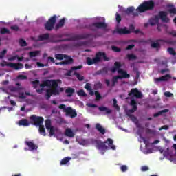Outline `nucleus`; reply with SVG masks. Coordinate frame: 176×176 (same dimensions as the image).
<instances>
[{
    "label": "nucleus",
    "mask_w": 176,
    "mask_h": 176,
    "mask_svg": "<svg viewBox=\"0 0 176 176\" xmlns=\"http://www.w3.org/2000/svg\"><path fill=\"white\" fill-rule=\"evenodd\" d=\"M118 79H120L118 76H115L113 77L112 78V87H115V86H116V83H118Z\"/></svg>",
    "instance_id": "nucleus-37"
},
{
    "label": "nucleus",
    "mask_w": 176,
    "mask_h": 176,
    "mask_svg": "<svg viewBox=\"0 0 176 176\" xmlns=\"http://www.w3.org/2000/svg\"><path fill=\"white\" fill-rule=\"evenodd\" d=\"M111 49L113 52H115L116 53H119L120 52L122 51V50L117 46H111Z\"/></svg>",
    "instance_id": "nucleus-50"
},
{
    "label": "nucleus",
    "mask_w": 176,
    "mask_h": 176,
    "mask_svg": "<svg viewBox=\"0 0 176 176\" xmlns=\"http://www.w3.org/2000/svg\"><path fill=\"white\" fill-rule=\"evenodd\" d=\"M74 75L78 79V80H80V82H82V80L85 79L83 76H80V74L76 72H74Z\"/></svg>",
    "instance_id": "nucleus-38"
},
{
    "label": "nucleus",
    "mask_w": 176,
    "mask_h": 176,
    "mask_svg": "<svg viewBox=\"0 0 176 176\" xmlns=\"http://www.w3.org/2000/svg\"><path fill=\"white\" fill-rule=\"evenodd\" d=\"M113 107L114 108H116V109H117L118 111H119V109H120V108L119 107V106L118 105V100H116V99H113Z\"/></svg>",
    "instance_id": "nucleus-48"
},
{
    "label": "nucleus",
    "mask_w": 176,
    "mask_h": 176,
    "mask_svg": "<svg viewBox=\"0 0 176 176\" xmlns=\"http://www.w3.org/2000/svg\"><path fill=\"white\" fill-rule=\"evenodd\" d=\"M19 90H21V87H10V91H12L14 93L19 91Z\"/></svg>",
    "instance_id": "nucleus-44"
},
{
    "label": "nucleus",
    "mask_w": 176,
    "mask_h": 176,
    "mask_svg": "<svg viewBox=\"0 0 176 176\" xmlns=\"http://www.w3.org/2000/svg\"><path fill=\"white\" fill-rule=\"evenodd\" d=\"M38 129V131L41 135H43L44 137H46V129H45V126L40 125Z\"/></svg>",
    "instance_id": "nucleus-31"
},
{
    "label": "nucleus",
    "mask_w": 176,
    "mask_h": 176,
    "mask_svg": "<svg viewBox=\"0 0 176 176\" xmlns=\"http://www.w3.org/2000/svg\"><path fill=\"white\" fill-rule=\"evenodd\" d=\"M17 58V55L8 58V61H14Z\"/></svg>",
    "instance_id": "nucleus-64"
},
{
    "label": "nucleus",
    "mask_w": 176,
    "mask_h": 176,
    "mask_svg": "<svg viewBox=\"0 0 176 176\" xmlns=\"http://www.w3.org/2000/svg\"><path fill=\"white\" fill-rule=\"evenodd\" d=\"M120 170H121V171H122V173H126V171H127V166H126V165H122V166L120 167Z\"/></svg>",
    "instance_id": "nucleus-56"
},
{
    "label": "nucleus",
    "mask_w": 176,
    "mask_h": 176,
    "mask_svg": "<svg viewBox=\"0 0 176 176\" xmlns=\"http://www.w3.org/2000/svg\"><path fill=\"white\" fill-rule=\"evenodd\" d=\"M95 87H96V89H101V87H102V83H101V82H98L95 84Z\"/></svg>",
    "instance_id": "nucleus-55"
},
{
    "label": "nucleus",
    "mask_w": 176,
    "mask_h": 176,
    "mask_svg": "<svg viewBox=\"0 0 176 176\" xmlns=\"http://www.w3.org/2000/svg\"><path fill=\"white\" fill-rule=\"evenodd\" d=\"M39 54V51H34V52H30L29 53V56L30 57L32 58V57H36V56H38Z\"/></svg>",
    "instance_id": "nucleus-43"
},
{
    "label": "nucleus",
    "mask_w": 176,
    "mask_h": 176,
    "mask_svg": "<svg viewBox=\"0 0 176 176\" xmlns=\"http://www.w3.org/2000/svg\"><path fill=\"white\" fill-rule=\"evenodd\" d=\"M167 12L166 11H160L159 12L160 19L163 21V23H168L170 21V19L167 17Z\"/></svg>",
    "instance_id": "nucleus-16"
},
{
    "label": "nucleus",
    "mask_w": 176,
    "mask_h": 176,
    "mask_svg": "<svg viewBox=\"0 0 176 176\" xmlns=\"http://www.w3.org/2000/svg\"><path fill=\"white\" fill-rule=\"evenodd\" d=\"M161 153H163L164 156L166 157H168V156H171V151H170V148H168L164 151H161Z\"/></svg>",
    "instance_id": "nucleus-35"
},
{
    "label": "nucleus",
    "mask_w": 176,
    "mask_h": 176,
    "mask_svg": "<svg viewBox=\"0 0 176 176\" xmlns=\"http://www.w3.org/2000/svg\"><path fill=\"white\" fill-rule=\"evenodd\" d=\"M0 32L2 35H5V34H10V30L6 28H1Z\"/></svg>",
    "instance_id": "nucleus-39"
},
{
    "label": "nucleus",
    "mask_w": 176,
    "mask_h": 176,
    "mask_svg": "<svg viewBox=\"0 0 176 176\" xmlns=\"http://www.w3.org/2000/svg\"><path fill=\"white\" fill-rule=\"evenodd\" d=\"M45 127H46L47 130L49 131V129H52V127H53L52 126V120L47 119L45 120Z\"/></svg>",
    "instance_id": "nucleus-34"
},
{
    "label": "nucleus",
    "mask_w": 176,
    "mask_h": 176,
    "mask_svg": "<svg viewBox=\"0 0 176 176\" xmlns=\"http://www.w3.org/2000/svg\"><path fill=\"white\" fill-rule=\"evenodd\" d=\"M78 96H79L80 97H87V94H86V92H85V91L83 89H80L77 92Z\"/></svg>",
    "instance_id": "nucleus-40"
},
{
    "label": "nucleus",
    "mask_w": 176,
    "mask_h": 176,
    "mask_svg": "<svg viewBox=\"0 0 176 176\" xmlns=\"http://www.w3.org/2000/svg\"><path fill=\"white\" fill-rule=\"evenodd\" d=\"M65 137H68L69 138H74L75 137V133L72 131V129L70 128H67L65 129L64 133Z\"/></svg>",
    "instance_id": "nucleus-25"
},
{
    "label": "nucleus",
    "mask_w": 176,
    "mask_h": 176,
    "mask_svg": "<svg viewBox=\"0 0 176 176\" xmlns=\"http://www.w3.org/2000/svg\"><path fill=\"white\" fill-rule=\"evenodd\" d=\"M58 80H55L56 85H51V89H48L46 90V100H50L52 96H59L60 91L58 90Z\"/></svg>",
    "instance_id": "nucleus-3"
},
{
    "label": "nucleus",
    "mask_w": 176,
    "mask_h": 176,
    "mask_svg": "<svg viewBox=\"0 0 176 176\" xmlns=\"http://www.w3.org/2000/svg\"><path fill=\"white\" fill-rule=\"evenodd\" d=\"M65 93L67 94V97H72V95L75 93V89L74 88L67 87V89L65 90Z\"/></svg>",
    "instance_id": "nucleus-29"
},
{
    "label": "nucleus",
    "mask_w": 176,
    "mask_h": 176,
    "mask_svg": "<svg viewBox=\"0 0 176 176\" xmlns=\"http://www.w3.org/2000/svg\"><path fill=\"white\" fill-rule=\"evenodd\" d=\"M85 89H86V90H91V86L90 85V83H87L85 86Z\"/></svg>",
    "instance_id": "nucleus-61"
},
{
    "label": "nucleus",
    "mask_w": 176,
    "mask_h": 176,
    "mask_svg": "<svg viewBox=\"0 0 176 176\" xmlns=\"http://www.w3.org/2000/svg\"><path fill=\"white\" fill-rule=\"evenodd\" d=\"M18 124L19 126H23L24 127H28V126H30V122L27 119H22L19 121Z\"/></svg>",
    "instance_id": "nucleus-27"
},
{
    "label": "nucleus",
    "mask_w": 176,
    "mask_h": 176,
    "mask_svg": "<svg viewBox=\"0 0 176 176\" xmlns=\"http://www.w3.org/2000/svg\"><path fill=\"white\" fill-rule=\"evenodd\" d=\"M165 97H173V93L170 91H166L164 92Z\"/></svg>",
    "instance_id": "nucleus-58"
},
{
    "label": "nucleus",
    "mask_w": 176,
    "mask_h": 176,
    "mask_svg": "<svg viewBox=\"0 0 176 176\" xmlns=\"http://www.w3.org/2000/svg\"><path fill=\"white\" fill-rule=\"evenodd\" d=\"M30 119L34 125L36 126V127L42 126L43 124V122H45V118H43V117L36 116L35 115H32Z\"/></svg>",
    "instance_id": "nucleus-8"
},
{
    "label": "nucleus",
    "mask_w": 176,
    "mask_h": 176,
    "mask_svg": "<svg viewBox=\"0 0 176 176\" xmlns=\"http://www.w3.org/2000/svg\"><path fill=\"white\" fill-rule=\"evenodd\" d=\"M57 21V15L51 16L50 19L45 24V28L47 31H52L54 29V24Z\"/></svg>",
    "instance_id": "nucleus-7"
},
{
    "label": "nucleus",
    "mask_w": 176,
    "mask_h": 176,
    "mask_svg": "<svg viewBox=\"0 0 176 176\" xmlns=\"http://www.w3.org/2000/svg\"><path fill=\"white\" fill-rule=\"evenodd\" d=\"M148 21L149 24H151V25L152 26L156 25V24H157L153 18L150 19Z\"/></svg>",
    "instance_id": "nucleus-53"
},
{
    "label": "nucleus",
    "mask_w": 176,
    "mask_h": 176,
    "mask_svg": "<svg viewBox=\"0 0 176 176\" xmlns=\"http://www.w3.org/2000/svg\"><path fill=\"white\" fill-rule=\"evenodd\" d=\"M56 80H47L43 81V83L40 84V87L42 89L45 87H52V86H56Z\"/></svg>",
    "instance_id": "nucleus-14"
},
{
    "label": "nucleus",
    "mask_w": 176,
    "mask_h": 176,
    "mask_svg": "<svg viewBox=\"0 0 176 176\" xmlns=\"http://www.w3.org/2000/svg\"><path fill=\"white\" fill-rule=\"evenodd\" d=\"M116 20L118 24H120V21H122V16L118 12L116 13Z\"/></svg>",
    "instance_id": "nucleus-46"
},
{
    "label": "nucleus",
    "mask_w": 176,
    "mask_h": 176,
    "mask_svg": "<svg viewBox=\"0 0 176 176\" xmlns=\"http://www.w3.org/2000/svg\"><path fill=\"white\" fill-rule=\"evenodd\" d=\"M96 130H98V131H99V133H100V134H102L103 135L106 133L105 129H104V127H102V126L99 123H97L96 124Z\"/></svg>",
    "instance_id": "nucleus-28"
},
{
    "label": "nucleus",
    "mask_w": 176,
    "mask_h": 176,
    "mask_svg": "<svg viewBox=\"0 0 176 176\" xmlns=\"http://www.w3.org/2000/svg\"><path fill=\"white\" fill-rule=\"evenodd\" d=\"M59 109H63L64 112H65V110L67 109V107L65 104H60L58 107Z\"/></svg>",
    "instance_id": "nucleus-62"
},
{
    "label": "nucleus",
    "mask_w": 176,
    "mask_h": 176,
    "mask_svg": "<svg viewBox=\"0 0 176 176\" xmlns=\"http://www.w3.org/2000/svg\"><path fill=\"white\" fill-rule=\"evenodd\" d=\"M83 68V65L74 66L72 67L65 74L66 76H72V74H74V71H78V69H82Z\"/></svg>",
    "instance_id": "nucleus-18"
},
{
    "label": "nucleus",
    "mask_w": 176,
    "mask_h": 176,
    "mask_svg": "<svg viewBox=\"0 0 176 176\" xmlns=\"http://www.w3.org/2000/svg\"><path fill=\"white\" fill-rule=\"evenodd\" d=\"M18 79H21V80H24L27 79V76L25 75H19L18 76Z\"/></svg>",
    "instance_id": "nucleus-60"
},
{
    "label": "nucleus",
    "mask_w": 176,
    "mask_h": 176,
    "mask_svg": "<svg viewBox=\"0 0 176 176\" xmlns=\"http://www.w3.org/2000/svg\"><path fill=\"white\" fill-rule=\"evenodd\" d=\"M162 41L163 40L159 39L157 41L156 43H152L151 47H153V49H159V47H160V43H159V42H162Z\"/></svg>",
    "instance_id": "nucleus-32"
},
{
    "label": "nucleus",
    "mask_w": 176,
    "mask_h": 176,
    "mask_svg": "<svg viewBox=\"0 0 176 176\" xmlns=\"http://www.w3.org/2000/svg\"><path fill=\"white\" fill-rule=\"evenodd\" d=\"M98 109L100 112H105L107 115H111V113H112V111L111 109L104 106L99 107Z\"/></svg>",
    "instance_id": "nucleus-26"
},
{
    "label": "nucleus",
    "mask_w": 176,
    "mask_h": 176,
    "mask_svg": "<svg viewBox=\"0 0 176 176\" xmlns=\"http://www.w3.org/2000/svg\"><path fill=\"white\" fill-rule=\"evenodd\" d=\"M129 96L131 97H135V98L140 99L142 98V93L138 90L137 88H133L131 89L130 93L129 94Z\"/></svg>",
    "instance_id": "nucleus-11"
},
{
    "label": "nucleus",
    "mask_w": 176,
    "mask_h": 176,
    "mask_svg": "<svg viewBox=\"0 0 176 176\" xmlns=\"http://www.w3.org/2000/svg\"><path fill=\"white\" fill-rule=\"evenodd\" d=\"M130 105L131 107H132V109L127 111L126 115L129 118H131V114L138 111V104H137V102L135 101V100H134V98H131Z\"/></svg>",
    "instance_id": "nucleus-9"
},
{
    "label": "nucleus",
    "mask_w": 176,
    "mask_h": 176,
    "mask_svg": "<svg viewBox=\"0 0 176 176\" xmlns=\"http://www.w3.org/2000/svg\"><path fill=\"white\" fill-rule=\"evenodd\" d=\"M167 112H168V109H165L164 110H162V111H158L157 113H155V114H153V117L157 118V117L160 116L161 115H163V113H166Z\"/></svg>",
    "instance_id": "nucleus-33"
},
{
    "label": "nucleus",
    "mask_w": 176,
    "mask_h": 176,
    "mask_svg": "<svg viewBox=\"0 0 176 176\" xmlns=\"http://www.w3.org/2000/svg\"><path fill=\"white\" fill-rule=\"evenodd\" d=\"M95 96H96V101H100L101 98H102V96H101V94L98 92V91H95Z\"/></svg>",
    "instance_id": "nucleus-42"
},
{
    "label": "nucleus",
    "mask_w": 176,
    "mask_h": 176,
    "mask_svg": "<svg viewBox=\"0 0 176 176\" xmlns=\"http://www.w3.org/2000/svg\"><path fill=\"white\" fill-rule=\"evenodd\" d=\"M117 34H119V35H129L131 32L130 30H127V28H118L116 30Z\"/></svg>",
    "instance_id": "nucleus-21"
},
{
    "label": "nucleus",
    "mask_w": 176,
    "mask_h": 176,
    "mask_svg": "<svg viewBox=\"0 0 176 176\" xmlns=\"http://www.w3.org/2000/svg\"><path fill=\"white\" fill-rule=\"evenodd\" d=\"M64 24H65V18H63L59 21L58 23L56 25V30H58V28L64 27Z\"/></svg>",
    "instance_id": "nucleus-30"
},
{
    "label": "nucleus",
    "mask_w": 176,
    "mask_h": 176,
    "mask_svg": "<svg viewBox=\"0 0 176 176\" xmlns=\"http://www.w3.org/2000/svg\"><path fill=\"white\" fill-rule=\"evenodd\" d=\"M166 8H168L167 10L168 13H170V14H176V8L174 5L168 4L166 6Z\"/></svg>",
    "instance_id": "nucleus-24"
},
{
    "label": "nucleus",
    "mask_w": 176,
    "mask_h": 176,
    "mask_svg": "<svg viewBox=\"0 0 176 176\" xmlns=\"http://www.w3.org/2000/svg\"><path fill=\"white\" fill-rule=\"evenodd\" d=\"M134 10H135V8L134 7L131 6L128 8L125 11V14H127V16H129V14H133L134 16H138V12H134Z\"/></svg>",
    "instance_id": "nucleus-22"
},
{
    "label": "nucleus",
    "mask_w": 176,
    "mask_h": 176,
    "mask_svg": "<svg viewBox=\"0 0 176 176\" xmlns=\"http://www.w3.org/2000/svg\"><path fill=\"white\" fill-rule=\"evenodd\" d=\"M6 53H8V50L4 49L3 50H2L0 52V60L3 59V58L5 57V55L6 54Z\"/></svg>",
    "instance_id": "nucleus-45"
},
{
    "label": "nucleus",
    "mask_w": 176,
    "mask_h": 176,
    "mask_svg": "<svg viewBox=\"0 0 176 176\" xmlns=\"http://www.w3.org/2000/svg\"><path fill=\"white\" fill-rule=\"evenodd\" d=\"M19 98L24 100L25 98V94L24 92L19 93Z\"/></svg>",
    "instance_id": "nucleus-59"
},
{
    "label": "nucleus",
    "mask_w": 176,
    "mask_h": 176,
    "mask_svg": "<svg viewBox=\"0 0 176 176\" xmlns=\"http://www.w3.org/2000/svg\"><path fill=\"white\" fill-rule=\"evenodd\" d=\"M25 144L27 145V146H28L30 151H36V149H38V146L31 141H25Z\"/></svg>",
    "instance_id": "nucleus-23"
},
{
    "label": "nucleus",
    "mask_w": 176,
    "mask_h": 176,
    "mask_svg": "<svg viewBox=\"0 0 176 176\" xmlns=\"http://www.w3.org/2000/svg\"><path fill=\"white\" fill-rule=\"evenodd\" d=\"M65 113L66 116H69L72 118V119H74V118H76L78 116V113L76 112V110L72 109L71 107H67L65 109Z\"/></svg>",
    "instance_id": "nucleus-12"
},
{
    "label": "nucleus",
    "mask_w": 176,
    "mask_h": 176,
    "mask_svg": "<svg viewBox=\"0 0 176 176\" xmlns=\"http://www.w3.org/2000/svg\"><path fill=\"white\" fill-rule=\"evenodd\" d=\"M55 38H57V35L54 34L50 36V34L49 33H45L44 34H41L38 36L39 41H47V39H50V42L52 43H58L60 42H64L65 41H67L65 39H54Z\"/></svg>",
    "instance_id": "nucleus-6"
},
{
    "label": "nucleus",
    "mask_w": 176,
    "mask_h": 176,
    "mask_svg": "<svg viewBox=\"0 0 176 176\" xmlns=\"http://www.w3.org/2000/svg\"><path fill=\"white\" fill-rule=\"evenodd\" d=\"M50 137H53L54 135V127L52 126V128H50Z\"/></svg>",
    "instance_id": "nucleus-54"
},
{
    "label": "nucleus",
    "mask_w": 176,
    "mask_h": 176,
    "mask_svg": "<svg viewBox=\"0 0 176 176\" xmlns=\"http://www.w3.org/2000/svg\"><path fill=\"white\" fill-rule=\"evenodd\" d=\"M91 144H95L96 148H97L98 151H100L101 155H104L105 152H107L108 146L105 145V144L108 143L107 141L101 142L96 139H91Z\"/></svg>",
    "instance_id": "nucleus-5"
},
{
    "label": "nucleus",
    "mask_w": 176,
    "mask_h": 176,
    "mask_svg": "<svg viewBox=\"0 0 176 176\" xmlns=\"http://www.w3.org/2000/svg\"><path fill=\"white\" fill-rule=\"evenodd\" d=\"M134 72H135V76L137 79H138V78H140V75H141V73L140 72V71H138V69H135Z\"/></svg>",
    "instance_id": "nucleus-57"
},
{
    "label": "nucleus",
    "mask_w": 176,
    "mask_h": 176,
    "mask_svg": "<svg viewBox=\"0 0 176 176\" xmlns=\"http://www.w3.org/2000/svg\"><path fill=\"white\" fill-rule=\"evenodd\" d=\"M120 68H122V63H120V62H115L114 65L111 68V72L115 74V72L118 71L119 73V69H122Z\"/></svg>",
    "instance_id": "nucleus-20"
},
{
    "label": "nucleus",
    "mask_w": 176,
    "mask_h": 176,
    "mask_svg": "<svg viewBox=\"0 0 176 176\" xmlns=\"http://www.w3.org/2000/svg\"><path fill=\"white\" fill-rule=\"evenodd\" d=\"M7 67H10V68H13L16 71H19L20 69H23L24 68V65L23 63H8L6 65Z\"/></svg>",
    "instance_id": "nucleus-13"
},
{
    "label": "nucleus",
    "mask_w": 176,
    "mask_h": 176,
    "mask_svg": "<svg viewBox=\"0 0 176 176\" xmlns=\"http://www.w3.org/2000/svg\"><path fill=\"white\" fill-rule=\"evenodd\" d=\"M103 58L104 61H109V58L107 56V54L105 52H98L96 54L95 57L91 58L90 57L86 58V63L87 65H93V64H98V63H101Z\"/></svg>",
    "instance_id": "nucleus-1"
},
{
    "label": "nucleus",
    "mask_w": 176,
    "mask_h": 176,
    "mask_svg": "<svg viewBox=\"0 0 176 176\" xmlns=\"http://www.w3.org/2000/svg\"><path fill=\"white\" fill-rule=\"evenodd\" d=\"M32 85H33V87L36 89L38 87V85H39V80H35L34 81H32Z\"/></svg>",
    "instance_id": "nucleus-51"
},
{
    "label": "nucleus",
    "mask_w": 176,
    "mask_h": 176,
    "mask_svg": "<svg viewBox=\"0 0 176 176\" xmlns=\"http://www.w3.org/2000/svg\"><path fill=\"white\" fill-rule=\"evenodd\" d=\"M155 9V2L152 0L145 1L140 4L136 9V12L139 13H144V12H148L149 10H153Z\"/></svg>",
    "instance_id": "nucleus-2"
},
{
    "label": "nucleus",
    "mask_w": 176,
    "mask_h": 176,
    "mask_svg": "<svg viewBox=\"0 0 176 176\" xmlns=\"http://www.w3.org/2000/svg\"><path fill=\"white\" fill-rule=\"evenodd\" d=\"M168 52L169 54H171V56H176V52H175V50H174V48L173 47L168 48Z\"/></svg>",
    "instance_id": "nucleus-47"
},
{
    "label": "nucleus",
    "mask_w": 176,
    "mask_h": 176,
    "mask_svg": "<svg viewBox=\"0 0 176 176\" xmlns=\"http://www.w3.org/2000/svg\"><path fill=\"white\" fill-rule=\"evenodd\" d=\"M118 74H120V76H118L120 79H129L130 78V74H127V71H124L123 69H119Z\"/></svg>",
    "instance_id": "nucleus-19"
},
{
    "label": "nucleus",
    "mask_w": 176,
    "mask_h": 176,
    "mask_svg": "<svg viewBox=\"0 0 176 176\" xmlns=\"http://www.w3.org/2000/svg\"><path fill=\"white\" fill-rule=\"evenodd\" d=\"M126 57L129 60H137V56L134 55V54H128Z\"/></svg>",
    "instance_id": "nucleus-41"
},
{
    "label": "nucleus",
    "mask_w": 176,
    "mask_h": 176,
    "mask_svg": "<svg viewBox=\"0 0 176 176\" xmlns=\"http://www.w3.org/2000/svg\"><path fill=\"white\" fill-rule=\"evenodd\" d=\"M54 57L56 60H64V58L66 59L63 62L56 63V65H61L63 64L68 65L69 64H74V58H71V56H69L68 55H65L63 54H55Z\"/></svg>",
    "instance_id": "nucleus-4"
},
{
    "label": "nucleus",
    "mask_w": 176,
    "mask_h": 176,
    "mask_svg": "<svg viewBox=\"0 0 176 176\" xmlns=\"http://www.w3.org/2000/svg\"><path fill=\"white\" fill-rule=\"evenodd\" d=\"M148 170H149V168L146 166H142L141 168V170L142 171H148Z\"/></svg>",
    "instance_id": "nucleus-63"
},
{
    "label": "nucleus",
    "mask_w": 176,
    "mask_h": 176,
    "mask_svg": "<svg viewBox=\"0 0 176 176\" xmlns=\"http://www.w3.org/2000/svg\"><path fill=\"white\" fill-rule=\"evenodd\" d=\"M19 44L22 47H24L25 46H27V41H25L24 39L21 38L19 40Z\"/></svg>",
    "instance_id": "nucleus-49"
},
{
    "label": "nucleus",
    "mask_w": 176,
    "mask_h": 176,
    "mask_svg": "<svg viewBox=\"0 0 176 176\" xmlns=\"http://www.w3.org/2000/svg\"><path fill=\"white\" fill-rule=\"evenodd\" d=\"M90 36H93L91 34H77L72 37V41H79L80 39H87V38H90Z\"/></svg>",
    "instance_id": "nucleus-15"
},
{
    "label": "nucleus",
    "mask_w": 176,
    "mask_h": 176,
    "mask_svg": "<svg viewBox=\"0 0 176 176\" xmlns=\"http://www.w3.org/2000/svg\"><path fill=\"white\" fill-rule=\"evenodd\" d=\"M169 79H171V75L166 74L165 76L155 78L154 81L155 83H157L158 82H167V80H168Z\"/></svg>",
    "instance_id": "nucleus-17"
},
{
    "label": "nucleus",
    "mask_w": 176,
    "mask_h": 176,
    "mask_svg": "<svg viewBox=\"0 0 176 176\" xmlns=\"http://www.w3.org/2000/svg\"><path fill=\"white\" fill-rule=\"evenodd\" d=\"M69 160H71V157H67L63 158L61 161H60V166H64V164H67Z\"/></svg>",
    "instance_id": "nucleus-36"
},
{
    "label": "nucleus",
    "mask_w": 176,
    "mask_h": 176,
    "mask_svg": "<svg viewBox=\"0 0 176 176\" xmlns=\"http://www.w3.org/2000/svg\"><path fill=\"white\" fill-rule=\"evenodd\" d=\"M108 27V25L104 22H95L90 26L91 31H96L95 28L105 30Z\"/></svg>",
    "instance_id": "nucleus-10"
},
{
    "label": "nucleus",
    "mask_w": 176,
    "mask_h": 176,
    "mask_svg": "<svg viewBox=\"0 0 176 176\" xmlns=\"http://www.w3.org/2000/svg\"><path fill=\"white\" fill-rule=\"evenodd\" d=\"M10 29L12 30V31H20V28L17 25L11 26Z\"/></svg>",
    "instance_id": "nucleus-52"
}]
</instances>
